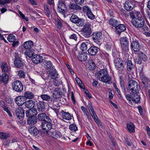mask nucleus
Wrapping results in <instances>:
<instances>
[{"instance_id":"nucleus-39","label":"nucleus","mask_w":150,"mask_h":150,"mask_svg":"<svg viewBox=\"0 0 150 150\" xmlns=\"http://www.w3.org/2000/svg\"><path fill=\"white\" fill-rule=\"evenodd\" d=\"M128 39L126 37L122 38L120 39V43L121 45H129Z\"/></svg>"},{"instance_id":"nucleus-7","label":"nucleus","mask_w":150,"mask_h":150,"mask_svg":"<svg viewBox=\"0 0 150 150\" xmlns=\"http://www.w3.org/2000/svg\"><path fill=\"white\" fill-rule=\"evenodd\" d=\"M66 1L65 0H59L58 4L57 11L62 14L64 13L67 10L66 5Z\"/></svg>"},{"instance_id":"nucleus-4","label":"nucleus","mask_w":150,"mask_h":150,"mask_svg":"<svg viewBox=\"0 0 150 150\" xmlns=\"http://www.w3.org/2000/svg\"><path fill=\"white\" fill-rule=\"evenodd\" d=\"M92 32L91 25L88 23L86 24L82 28L81 34L84 37L88 38L91 36Z\"/></svg>"},{"instance_id":"nucleus-54","label":"nucleus","mask_w":150,"mask_h":150,"mask_svg":"<svg viewBox=\"0 0 150 150\" xmlns=\"http://www.w3.org/2000/svg\"><path fill=\"white\" fill-rule=\"evenodd\" d=\"M139 55L140 57L141 58V59L143 61L146 62L147 60L148 57L146 55L143 53V52H141L139 54Z\"/></svg>"},{"instance_id":"nucleus-35","label":"nucleus","mask_w":150,"mask_h":150,"mask_svg":"<svg viewBox=\"0 0 150 150\" xmlns=\"http://www.w3.org/2000/svg\"><path fill=\"white\" fill-rule=\"evenodd\" d=\"M127 129L130 133H133L135 132V126L132 122L127 123Z\"/></svg>"},{"instance_id":"nucleus-31","label":"nucleus","mask_w":150,"mask_h":150,"mask_svg":"<svg viewBox=\"0 0 150 150\" xmlns=\"http://www.w3.org/2000/svg\"><path fill=\"white\" fill-rule=\"evenodd\" d=\"M8 74H4L0 76V82H3L6 84L8 82Z\"/></svg>"},{"instance_id":"nucleus-47","label":"nucleus","mask_w":150,"mask_h":150,"mask_svg":"<svg viewBox=\"0 0 150 150\" xmlns=\"http://www.w3.org/2000/svg\"><path fill=\"white\" fill-rule=\"evenodd\" d=\"M24 54L28 57H32L34 54V52L33 49L28 50L24 52Z\"/></svg>"},{"instance_id":"nucleus-9","label":"nucleus","mask_w":150,"mask_h":150,"mask_svg":"<svg viewBox=\"0 0 150 150\" xmlns=\"http://www.w3.org/2000/svg\"><path fill=\"white\" fill-rule=\"evenodd\" d=\"M0 66L3 73L8 74L11 72V67L6 62H3L1 63Z\"/></svg>"},{"instance_id":"nucleus-21","label":"nucleus","mask_w":150,"mask_h":150,"mask_svg":"<svg viewBox=\"0 0 150 150\" xmlns=\"http://www.w3.org/2000/svg\"><path fill=\"white\" fill-rule=\"evenodd\" d=\"M28 130L30 134L33 136H36L38 133L37 128L34 126L30 125L28 127Z\"/></svg>"},{"instance_id":"nucleus-43","label":"nucleus","mask_w":150,"mask_h":150,"mask_svg":"<svg viewBox=\"0 0 150 150\" xmlns=\"http://www.w3.org/2000/svg\"><path fill=\"white\" fill-rule=\"evenodd\" d=\"M10 136V134L8 133L0 132V138L2 139H7Z\"/></svg>"},{"instance_id":"nucleus-48","label":"nucleus","mask_w":150,"mask_h":150,"mask_svg":"<svg viewBox=\"0 0 150 150\" xmlns=\"http://www.w3.org/2000/svg\"><path fill=\"white\" fill-rule=\"evenodd\" d=\"M7 40L9 42H12L16 40V36L12 34H10L8 36Z\"/></svg>"},{"instance_id":"nucleus-38","label":"nucleus","mask_w":150,"mask_h":150,"mask_svg":"<svg viewBox=\"0 0 150 150\" xmlns=\"http://www.w3.org/2000/svg\"><path fill=\"white\" fill-rule=\"evenodd\" d=\"M109 24L113 27L115 28L116 26L119 23V22L117 20L114 18H111L109 21Z\"/></svg>"},{"instance_id":"nucleus-63","label":"nucleus","mask_w":150,"mask_h":150,"mask_svg":"<svg viewBox=\"0 0 150 150\" xmlns=\"http://www.w3.org/2000/svg\"><path fill=\"white\" fill-rule=\"evenodd\" d=\"M56 22L57 23L58 28L59 29H61L62 25L60 20L58 19L56 20Z\"/></svg>"},{"instance_id":"nucleus-51","label":"nucleus","mask_w":150,"mask_h":150,"mask_svg":"<svg viewBox=\"0 0 150 150\" xmlns=\"http://www.w3.org/2000/svg\"><path fill=\"white\" fill-rule=\"evenodd\" d=\"M91 115L92 116L93 119H94V120L99 125H100L101 123L100 122L99 120L98 119V117L95 112L94 113L91 114Z\"/></svg>"},{"instance_id":"nucleus-28","label":"nucleus","mask_w":150,"mask_h":150,"mask_svg":"<svg viewBox=\"0 0 150 150\" xmlns=\"http://www.w3.org/2000/svg\"><path fill=\"white\" fill-rule=\"evenodd\" d=\"M38 119L39 120L43 122L46 121V119L47 120H49L50 118L46 114L44 113H40L38 115Z\"/></svg>"},{"instance_id":"nucleus-3","label":"nucleus","mask_w":150,"mask_h":150,"mask_svg":"<svg viewBox=\"0 0 150 150\" xmlns=\"http://www.w3.org/2000/svg\"><path fill=\"white\" fill-rule=\"evenodd\" d=\"M114 64L119 74H121L124 73V67L122 63V61L121 58L119 57L114 58Z\"/></svg>"},{"instance_id":"nucleus-30","label":"nucleus","mask_w":150,"mask_h":150,"mask_svg":"<svg viewBox=\"0 0 150 150\" xmlns=\"http://www.w3.org/2000/svg\"><path fill=\"white\" fill-rule=\"evenodd\" d=\"M24 97L26 99H33L34 97V94L32 92L27 91L24 93Z\"/></svg>"},{"instance_id":"nucleus-62","label":"nucleus","mask_w":150,"mask_h":150,"mask_svg":"<svg viewBox=\"0 0 150 150\" xmlns=\"http://www.w3.org/2000/svg\"><path fill=\"white\" fill-rule=\"evenodd\" d=\"M112 55L115 58L116 57H119L117 51L115 49L112 50Z\"/></svg>"},{"instance_id":"nucleus-19","label":"nucleus","mask_w":150,"mask_h":150,"mask_svg":"<svg viewBox=\"0 0 150 150\" xmlns=\"http://www.w3.org/2000/svg\"><path fill=\"white\" fill-rule=\"evenodd\" d=\"M40 97L43 100L47 101H50L49 103L51 104L52 105L54 104V99L53 100V98H51L50 96L47 94H43L40 95Z\"/></svg>"},{"instance_id":"nucleus-16","label":"nucleus","mask_w":150,"mask_h":150,"mask_svg":"<svg viewBox=\"0 0 150 150\" xmlns=\"http://www.w3.org/2000/svg\"><path fill=\"white\" fill-rule=\"evenodd\" d=\"M49 137H52L54 139H57L60 138L62 137L61 133L57 130H54L52 132H49L48 134Z\"/></svg>"},{"instance_id":"nucleus-20","label":"nucleus","mask_w":150,"mask_h":150,"mask_svg":"<svg viewBox=\"0 0 150 150\" xmlns=\"http://www.w3.org/2000/svg\"><path fill=\"white\" fill-rule=\"evenodd\" d=\"M52 97L54 99H57L61 97L62 93L58 88H56L52 91Z\"/></svg>"},{"instance_id":"nucleus-40","label":"nucleus","mask_w":150,"mask_h":150,"mask_svg":"<svg viewBox=\"0 0 150 150\" xmlns=\"http://www.w3.org/2000/svg\"><path fill=\"white\" fill-rule=\"evenodd\" d=\"M111 79V78L108 75V73H106V75H105V76L103 77V78L100 80V81L105 83H107L109 82L110 81Z\"/></svg>"},{"instance_id":"nucleus-33","label":"nucleus","mask_w":150,"mask_h":150,"mask_svg":"<svg viewBox=\"0 0 150 150\" xmlns=\"http://www.w3.org/2000/svg\"><path fill=\"white\" fill-rule=\"evenodd\" d=\"M14 64L16 67L17 68H21L23 66V64L21 58L15 59Z\"/></svg>"},{"instance_id":"nucleus-27","label":"nucleus","mask_w":150,"mask_h":150,"mask_svg":"<svg viewBox=\"0 0 150 150\" xmlns=\"http://www.w3.org/2000/svg\"><path fill=\"white\" fill-rule=\"evenodd\" d=\"M48 71L49 72V74L52 79H56L57 78L58 74L54 68L52 69H51V71Z\"/></svg>"},{"instance_id":"nucleus-50","label":"nucleus","mask_w":150,"mask_h":150,"mask_svg":"<svg viewBox=\"0 0 150 150\" xmlns=\"http://www.w3.org/2000/svg\"><path fill=\"white\" fill-rule=\"evenodd\" d=\"M45 13L47 17H49L50 13V9L49 6L47 5L44 6Z\"/></svg>"},{"instance_id":"nucleus-6","label":"nucleus","mask_w":150,"mask_h":150,"mask_svg":"<svg viewBox=\"0 0 150 150\" xmlns=\"http://www.w3.org/2000/svg\"><path fill=\"white\" fill-rule=\"evenodd\" d=\"M128 87L131 92L139 91L140 87L138 83L134 80H130L128 82Z\"/></svg>"},{"instance_id":"nucleus-22","label":"nucleus","mask_w":150,"mask_h":150,"mask_svg":"<svg viewBox=\"0 0 150 150\" xmlns=\"http://www.w3.org/2000/svg\"><path fill=\"white\" fill-rule=\"evenodd\" d=\"M38 121V118L35 116H32L28 118L27 124L29 125H34Z\"/></svg>"},{"instance_id":"nucleus-41","label":"nucleus","mask_w":150,"mask_h":150,"mask_svg":"<svg viewBox=\"0 0 150 150\" xmlns=\"http://www.w3.org/2000/svg\"><path fill=\"white\" fill-rule=\"evenodd\" d=\"M69 8L71 9L74 10H79L81 9V7L78 4H76V3L70 4L69 6Z\"/></svg>"},{"instance_id":"nucleus-55","label":"nucleus","mask_w":150,"mask_h":150,"mask_svg":"<svg viewBox=\"0 0 150 150\" xmlns=\"http://www.w3.org/2000/svg\"><path fill=\"white\" fill-rule=\"evenodd\" d=\"M81 109L83 112L85 114V115H86L87 117L88 118L89 114L87 108L83 106H82L81 107Z\"/></svg>"},{"instance_id":"nucleus-15","label":"nucleus","mask_w":150,"mask_h":150,"mask_svg":"<svg viewBox=\"0 0 150 150\" xmlns=\"http://www.w3.org/2000/svg\"><path fill=\"white\" fill-rule=\"evenodd\" d=\"M25 100L23 96H19L15 98L14 102L18 106H22L25 103Z\"/></svg>"},{"instance_id":"nucleus-12","label":"nucleus","mask_w":150,"mask_h":150,"mask_svg":"<svg viewBox=\"0 0 150 150\" xmlns=\"http://www.w3.org/2000/svg\"><path fill=\"white\" fill-rule=\"evenodd\" d=\"M126 26L125 24H120L119 22L115 28V32L118 35H120L122 32L126 30Z\"/></svg>"},{"instance_id":"nucleus-61","label":"nucleus","mask_w":150,"mask_h":150,"mask_svg":"<svg viewBox=\"0 0 150 150\" xmlns=\"http://www.w3.org/2000/svg\"><path fill=\"white\" fill-rule=\"evenodd\" d=\"M76 81L80 87L82 88H83L84 85L82 83V82L81 80L78 78H76Z\"/></svg>"},{"instance_id":"nucleus-53","label":"nucleus","mask_w":150,"mask_h":150,"mask_svg":"<svg viewBox=\"0 0 150 150\" xmlns=\"http://www.w3.org/2000/svg\"><path fill=\"white\" fill-rule=\"evenodd\" d=\"M18 75L20 78H24L25 76V72L22 70H19L17 71Z\"/></svg>"},{"instance_id":"nucleus-17","label":"nucleus","mask_w":150,"mask_h":150,"mask_svg":"<svg viewBox=\"0 0 150 150\" xmlns=\"http://www.w3.org/2000/svg\"><path fill=\"white\" fill-rule=\"evenodd\" d=\"M98 48L94 46H91L88 50V54L93 56L96 55L98 51Z\"/></svg>"},{"instance_id":"nucleus-23","label":"nucleus","mask_w":150,"mask_h":150,"mask_svg":"<svg viewBox=\"0 0 150 150\" xmlns=\"http://www.w3.org/2000/svg\"><path fill=\"white\" fill-rule=\"evenodd\" d=\"M106 73H108V71L106 69H101L96 74V77L100 81L105 75H106Z\"/></svg>"},{"instance_id":"nucleus-24","label":"nucleus","mask_w":150,"mask_h":150,"mask_svg":"<svg viewBox=\"0 0 150 150\" xmlns=\"http://www.w3.org/2000/svg\"><path fill=\"white\" fill-rule=\"evenodd\" d=\"M43 62L44 65L45 66L46 69L48 71H51V69L54 68L52 62L50 60L45 59Z\"/></svg>"},{"instance_id":"nucleus-56","label":"nucleus","mask_w":150,"mask_h":150,"mask_svg":"<svg viewBox=\"0 0 150 150\" xmlns=\"http://www.w3.org/2000/svg\"><path fill=\"white\" fill-rule=\"evenodd\" d=\"M134 62L135 63L138 64H141L142 63V59L138 55V56L136 57L134 59Z\"/></svg>"},{"instance_id":"nucleus-8","label":"nucleus","mask_w":150,"mask_h":150,"mask_svg":"<svg viewBox=\"0 0 150 150\" xmlns=\"http://www.w3.org/2000/svg\"><path fill=\"white\" fill-rule=\"evenodd\" d=\"M12 86L13 90L17 92H21L23 90V85L20 81H14L12 83Z\"/></svg>"},{"instance_id":"nucleus-59","label":"nucleus","mask_w":150,"mask_h":150,"mask_svg":"<svg viewBox=\"0 0 150 150\" xmlns=\"http://www.w3.org/2000/svg\"><path fill=\"white\" fill-rule=\"evenodd\" d=\"M119 77H120L119 81H120V83L121 86L122 87V90L123 89V88H124V90L125 91L124 92H125V87H124V81L122 79L123 78L121 76H120Z\"/></svg>"},{"instance_id":"nucleus-46","label":"nucleus","mask_w":150,"mask_h":150,"mask_svg":"<svg viewBox=\"0 0 150 150\" xmlns=\"http://www.w3.org/2000/svg\"><path fill=\"white\" fill-rule=\"evenodd\" d=\"M88 66L89 68L93 70L96 68V65L92 59H90L88 61Z\"/></svg>"},{"instance_id":"nucleus-25","label":"nucleus","mask_w":150,"mask_h":150,"mask_svg":"<svg viewBox=\"0 0 150 150\" xmlns=\"http://www.w3.org/2000/svg\"><path fill=\"white\" fill-rule=\"evenodd\" d=\"M126 63L127 70L129 72L133 71L134 69V66L132 61L129 60H127L126 62Z\"/></svg>"},{"instance_id":"nucleus-32","label":"nucleus","mask_w":150,"mask_h":150,"mask_svg":"<svg viewBox=\"0 0 150 150\" xmlns=\"http://www.w3.org/2000/svg\"><path fill=\"white\" fill-rule=\"evenodd\" d=\"M61 113L62 117L64 119L69 120L71 119L72 116L68 112H65L62 110L61 112Z\"/></svg>"},{"instance_id":"nucleus-44","label":"nucleus","mask_w":150,"mask_h":150,"mask_svg":"<svg viewBox=\"0 0 150 150\" xmlns=\"http://www.w3.org/2000/svg\"><path fill=\"white\" fill-rule=\"evenodd\" d=\"M79 18L77 16L75 15H73L71 16V21L73 23H77L79 22Z\"/></svg>"},{"instance_id":"nucleus-60","label":"nucleus","mask_w":150,"mask_h":150,"mask_svg":"<svg viewBox=\"0 0 150 150\" xmlns=\"http://www.w3.org/2000/svg\"><path fill=\"white\" fill-rule=\"evenodd\" d=\"M47 120L46 121H45L44 122H42L41 123V127L42 129L43 130H45L46 131V128L47 127Z\"/></svg>"},{"instance_id":"nucleus-5","label":"nucleus","mask_w":150,"mask_h":150,"mask_svg":"<svg viewBox=\"0 0 150 150\" xmlns=\"http://www.w3.org/2000/svg\"><path fill=\"white\" fill-rule=\"evenodd\" d=\"M140 16H139L137 18H136L134 20H132V24L137 28H142L145 22L141 14Z\"/></svg>"},{"instance_id":"nucleus-2","label":"nucleus","mask_w":150,"mask_h":150,"mask_svg":"<svg viewBox=\"0 0 150 150\" xmlns=\"http://www.w3.org/2000/svg\"><path fill=\"white\" fill-rule=\"evenodd\" d=\"M139 91H132L130 94H127L126 92H124V95L127 99L129 101L131 100L135 103H138L140 101V97L138 95Z\"/></svg>"},{"instance_id":"nucleus-34","label":"nucleus","mask_w":150,"mask_h":150,"mask_svg":"<svg viewBox=\"0 0 150 150\" xmlns=\"http://www.w3.org/2000/svg\"><path fill=\"white\" fill-rule=\"evenodd\" d=\"M25 103L26 107L29 109L32 108L35 105V102L31 100L25 101Z\"/></svg>"},{"instance_id":"nucleus-29","label":"nucleus","mask_w":150,"mask_h":150,"mask_svg":"<svg viewBox=\"0 0 150 150\" xmlns=\"http://www.w3.org/2000/svg\"><path fill=\"white\" fill-rule=\"evenodd\" d=\"M24 48L25 49L30 50L31 49L33 45V43L32 41L29 40L26 41L23 44Z\"/></svg>"},{"instance_id":"nucleus-64","label":"nucleus","mask_w":150,"mask_h":150,"mask_svg":"<svg viewBox=\"0 0 150 150\" xmlns=\"http://www.w3.org/2000/svg\"><path fill=\"white\" fill-rule=\"evenodd\" d=\"M75 3L78 5H81L84 2V0H74Z\"/></svg>"},{"instance_id":"nucleus-37","label":"nucleus","mask_w":150,"mask_h":150,"mask_svg":"<svg viewBox=\"0 0 150 150\" xmlns=\"http://www.w3.org/2000/svg\"><path fill=\"white\" fill-rule=\"evenodd\" d=\"M87 54L85 52L79 54L78 58L81 61H84L87 59Z\"/></svg>"},{"instance_id":"nucleus-45","label":"nucleus","mask_w":150,"mask_h":150,"mask_svg":"<svg viewBox=\"0 0 150 150\" xmlns=\"http://www.w3.org/2000/svg\"><path fill=\"white\" fill-rule=\"evenodd\" d=\"M47 126L46 128V132L47 133H49V132H48V131L51 130L52 127V124L51 123L52 120L50 119L49 120H47Z\"/></svg>"},{"instance_id":"nucleus-14","label":"nucleus","mask_w":150,"mask_h":150,"mask_svg":"<svg viewBox=\"0 0 150 150\" xmlns=\"http://www.w3.org/2000/svg\"><path fill=\"white\" fill-rule=\"evenodd\" d=\"M131 49L135 52H138L139 51L141 46L138 41L136 40L133 41L131 43Z\"/></svg>"},{"instance_id":"nucleus-10","label":"nucleus","mask_w":150,"mask_h":150,"mask_svg":"<svg viewBox=\"0 0 150 150\" xmlns=\"http://www.w3.org/2000/svg\"><path fill=\"white\" fill-rule=\"evenodd\" d=\"M135 4V2L134 0H128L125 3L124 7L127 11H131L133 9Z\"/></svg>"},{"instance_id":"nucleus-13","label":"nucleus","mask_w":150,"mask_h":150,"mask_svg":"<svg viewBox=\"0 0 150 150\" xmlns=\"http://www.w3.org/2000/svg\"><path fill=\"white\" fill-rule=\"evenodd\" d=\"M83 11L84 12L86 13L88 18L93 20L95 18V16L93 14L91 10L87 6H83Z\"/></svg>"},{"instance_id":"nucleus-11","label":"nucleus","mask_w":150,"mask_h":150,"mask_svg":"<svg viewBox=\"0 0 150 150\" xmlns=\"http://www.w3.org/2000/svg\"><path fill=\"white\" fill-rule=\"evenodd\" d=\"M92 36L94 42L99 44L102 38V33L100 32H95L93 33Z\"/></svg>"},{"instance_id":"nucleus-58","label":"nucleus","mask_w":150,"mask_h":150,"mask_svg":"<svg viewBox=\"0 0 150 150\" xmlns=\"http://www.w3.org/2000/svg\"><path fill=\"white\" fill-rule=\"evenodd\" d=\"M112 43L111 42H107V43L105 46L106 49L108 50H110L112 48Z\"/></svg>"},{"instance_id":"nucleus-36","label":"nucleus","mask_w":150,"mask_h":150,"mask_svg":"<svg viewBox=\"0 0 150 150\" xmlns=\"http://www.w3.org/2000/svg\"><path fill=\"white\" fill-rule=\"evenodd\" d=\"M122 53V54L126 55V57L128 56L127 53L129 51V45H121Z\"/></svg>"},{"instance_id":"nucleus-57","label":"nucleus","mask_w":150,"mask_h":150,"mask_svg":"<svg viewBox=\"0 0 150 150\" xmlns=\"http://www.w3.org/2000/svg\"><path fill=\"white\" fill-rule=\"evenodd\" d=\"M80 48L82 51L86 50L87 48V45L85 42L81 43L80 46Z\"/></svg>"},{"instance_id":"nucleus-42","label":"nucleus","mask_w":150,"mask_h":150,"mask_svg":"<svg viewBox=\"0 0 150 150\" xmlns=\"http://www.w3.org/2000/svg\"><path fill=\"white\" fill-rule=\"evenodd\" d=\"M142 81V83L145 86H146L150 82L149 80L146 76H142L141 77Z\"/></svg>"},{"instance_id":"nucleus-1","label":"nucleus","mask_w":150,"mask_h":150,"mask_svg":"<svg viewBox=\"0 0 150 150\" xmlns=\"http://www.w3.org/2000/svg\"><path fill=\"white\" fill-rule=\"evenodd\" d=\"M15 114L17 117L16 121L19 125H24L25 123V121L24 120V110L22 107L16 108L15 110Z\"/></svg>"},{"instance_id":"nucleus-49","label":"nucleus","mask_w":150,"mask_h":150,"mask_svg":"<svg viewBox=\"0 0 150 150\" xmlns=\"http://www.w3.org/2000/svg\"><path fill=\"white\" fill-rule=\"evenodd\" d=\"M69 129L72 132H76L78 130L77 127L75 124H71L69 126Z\"/></svg>"},{"instance_id":"nucleus-52","label":"nucleus","mask_w":150,"mask_h":150,"mask_svg":"<svg viewBox=\"0 0 150 150\" xmlns=\"http://www.w3.org/2000/svg\"><path fill=\"white\" fill-rule=\"evenodd\" d=\"M2 107L3 108V110L8 114V115L10 117H12V115L11 114L10 110H9L8 108L4 104L2 106Z\"/></svg>"},{"instance_id":"nucleus-18","label":"nucleus","mask_w":150,"mask_h":150,"mask_svg":"<svg viewBox=\"0 0 150 150\" xmlns=\"http://www.w3.org/2000/svg\"><path fill=\"white\" fill-rule=\"evenodd\" d=\"M33 62L36 64L42 62L43 61V57L38 54L34 55L32 58Z\"/></svg>"},{"instance_id":"nucleus-26","label":"nucleus","mask_w":150,"mask_h":150,"mask_svg":"<svg viewBox=\"0 0 150 150\" xmlns=\"http://www.w3.org/2000/svg\"><path fill=\"white\" fill-rule=\"evenodd\" d=\"M37 108L38 111L42 112L45 108V102L43 101H39L37 103Z\"/></svg>"}]
</instances>
